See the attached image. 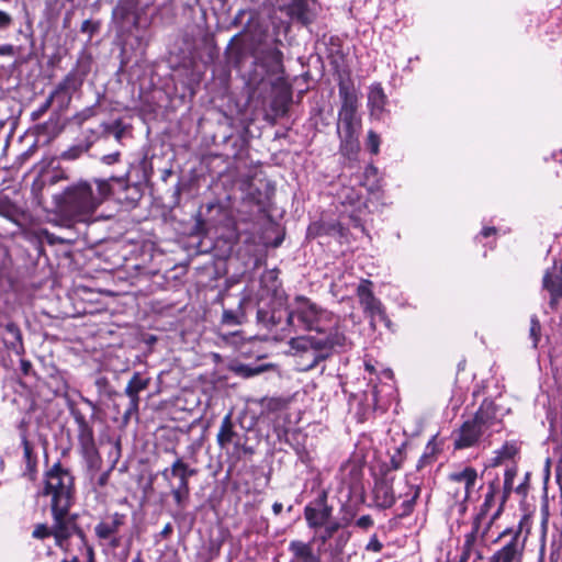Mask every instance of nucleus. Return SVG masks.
Wrapping results in <instances>:
<instances>
[{
    "mask_svg": "<svg viewBox=\"0 0 562 562\" xmlns=\"http://www.w3.org/2000/svg\"><path fill=\"white\" fill-rule=\"evenodd\" d=\"M111 181L121 183L122 178L94 179L78 181L53 196L56 210L64 216L76 222L92 220L99 206L112 194Z\"/></svg>",
    "mask_w": 562,
    "mask_h": 562,
    "instance_id": "nucleus-1",
    "label": "nucleus"
},
{
    "mask_svg": "<svg viewBox=\"0 0 562 562\" xmlns=\"http://www.w3.org/2000/svg\"><path fill=\"white\" fill-rule=\"evenodd\" d=\"M285 325L281 338H288L299 330L316 331L325 337L328 334L344 333L342 319L333 312L323 308L306 296H296L290 311L284 312Z\"/></svg>",
    "mask_w": 562,
    "mask_h": 562,
    "instance_id": "nucleus-2",
    "label": "nucleus"
},
{
    "mask_svg": "<svg viewBox=\"0 0 562 562\" xmlns=\"http://www.w3.org/2000/svg\"><path fill=\"white\" fill-rule=\"evenodd\" d=\"M338 94L341 101L336 124V133L340 140L339 150L344 156L353 158L360 148L361 119L358 115L359 99L350 81L341 80L339 82Z\"/></svg>",
    "mask_w": 562,
    "mask_h": 562,
    "instance_id": "nucleus-3",
    "label": "nucleus"
},
{
    "mask_svg": "<svg viewBox=\"0 0 562 562\" xmlns=\"http://www.w3.org/2000/svg\"><path fill=\"white\" fill-rule=\"evenodd\" d=\"M503 427L497 405L491 400H484L473 418L465 420L453 432V447L461 450L477 446L493 434L502 431Z\"/></svg>",
    "mask_w": 562,
    "mask_h": 562,
    "instance_id": "nucleus-4",
    "label": "nucleus"
},
{
    "mask_svg": "<svg viewBox=\"0 0 562 562\" xmlns=\"http://www.w3.org/2000/svg\"><path fill=\"white\" fill-rule=\"evenodd\" d=\"M347 345L345 333H331L325 337H291L290 346L295 350L296 364L301 371H310L325 361L336 348Z\"/></svg>",
    "mask_w": 562,
    "mask_h": 562,
    "instance_id": "nucleus-5",
    "label": "nucleus"
},
{
    "mask_svg": "<svg viewBox=\"0 0 562 562\" xmlns=\"http://www.w3.org/2000/svg\"><path fill=\"white\" fill-rule=\"evenodd\" d=\"M74 495V476L60 461L55 462L44 474V486L37 496L50 497V509L70 508Z\"/></svg>",
    "mask_w": 562,
    "mask_h": 562,
    "instance_id": "nucleus-6",
    "label": "nucleus"
},
{
    "mask_svg": "<svg viewBox=\"0 0 562 562\" xmlns=\"http://www.w3.org/2000/svg\"><path fill=\"white\" fill-rule=\"evenodd\" d=\"M198 473L182 458H177L170 468L161 471V476L170 484V493L178 508L184 509L190 498L189 479Z\"/></svg>",
    "mask_w": 562,
    "mask_h": 562,
    "instance_id": "nucleus-7",
    "label": "nucleus"
},
{
    "mask_svg": "<svg viewBox=\"0 0 562 562\" xmlns=\"http://www.w3.org/2000/svg\"><path fill=\"white\" fill-rule=\"evenodd\" d=\"M127 524V516L124 513H106L94 526V536L100 543H106L115 550L122 544L121 530Z\"/></svg>",
    "mask_w": 562,
    "mask_h": 562,
    "instance_id": "nucleus-8",
    "label": "nucleus"
},
{
    "mask_svg": "<svg viewBox=\"0 0 562 562\" xmlns=\"http://www.w3.org/2000/svg\"><path fill=\"white\" fill-rule=\"evenodd\" d=\"M88 71V66L78 63L50 92L60 108L68 106L74 93L81 88Z\"/></svg>",
    "mask_w": 562,
    "mask_h": 562,
    "instance_id": "nucleus-9",
    "label": "nucleus"
},
{
    "mask_svg": "<svg viewBox=\"0 0 562 562\" xmlns=\"http://www.w3.org/2000/svg\"><path fill=\"white\" fill-rule=\"evenodd\" d=\"M70 412L78 428L80 453L90 464H94L99 459V452L95 446L93 427L79 409L71 408Z\"/></svg>",
    "mask_w": 562,
    "mask_h": 562,
    "instance_id": "nucleus-10",
    "label": "nucleus"
},
{
    "mask_svg": "<svg viewBox=\"0 0 562 562\" xmlns=\"http://www.w3.org/2000/svg\"><path fill=\"white\" fill-rule=\"evenodd\" d=\"M216 442L221 449H228L231 445L234 447V454H252L254 449L247 446V437L238 434L235 430L232 419V413H228L222 419L218 432L216 435Z\"/></svg>",
    "mask_w": 562,
    "mask_h": 562,
    "instance_id": "nucleus-11",
    "label": "nucleus"
},
{
    "mask_svg": "<svg viewBox=\"0 0 562 562\" xmlns=\"http://www.w3.org/2000/svg\"><path fill=\"white\" fill-rule=\"evenodd\" d=\"M372 282L368 279H362L357 286V296L363 312L371 318L373 323L375 319L386 322L387 316L382 302L375 297L372 290Z\"/></svg>",
    "mask_w": 562,
    "mask_h": 562,
    "instance_id": "nucleus-12",
    "label": "nucleus"
},
{
    "mask_svg": "<svg viewBox=\"0 0 562 562\" xmlns=\"http://www.w3.org/2000/svg\"><path fill=\"white\" fill-rule=\"evenodd\" d=\"M69 509H50L55 544L65 552L69 551V539L75 536L76 530V522L66 518Z\"/></svg>",
    "mask_w": 562,
    "mask_h": 562,
    "instance_id": "nucleus-13",
    "label": "nucleus"
},
{
    "mask_svg": "<svg viewBox=\"0 0 562 562\" xmlns=\"http://www.w3.org/2000/svg\"><path fill=\"white\" fill-rule=\"evenodd\" d=\"M522 524L519 522L517 530L510 540L502 548L496 550L488 562H522L526 547V537L521 539Z\"/></svg>",
    "mask_w": 562,
    "mask_h": 562,
    "instance_id": "nucleus-14",
    "label": "nucleus"
},
{
    "mask_svg": "<svg viewBox=\"0 0 562 562\" xmlns=\"http://www.w3.org/2000/svg\"><path fill=\"white\" fill-rule=\"evenodd\" d=\"M303 513L307 527L315 532L326 525L333 517V507L327 503V493L323 492L315 504L306 505Z\"/></svg>",
    "mask_w": 562,
    "mask_h": 562,
    "instance_id": "nucleus-15",
    "label": "nucleus"
},
{
    "mask_svg": "<svg viewBox=\"0 0 562 562\" xmlns=\"http://www.w3.org/2000/svg\"><path fill=\"white\" fill-rule=\"evenodd\" d=\"M150 383L149 378H144L139 372H134L130 379L124 393L128 397V405L123 415L125 422H127L133 415H137L139 411L140 397L139 393L145 391Z\"/></svg>",
    "mask_w": 562,
    "mask_h": 562,
    "instance_id": "nucleus-16",
    "label": "nucleus"
},
{
    "mask_svg": "<svg viewBox=\"0 0 562 562\" xmlns=\"http://www.w3.org/2000/svg\"><path fill=\"white\" fill-rule=\"evenodd\" d=\"M282 10L303 25L313 23L317 16L316 0H291Z\"/></svg>",
    "mask_w": 562,
    "mask_h": 562,
    "instance_id": "nucleus-17",
    "label": "nucleus"
},
{
    "mask_svg": "<svg viewBox=\"0 0 562 562\" xmlns=\"http://www.w3.org/2000/svg\"><path fill=\"white\" fill-rule=\"evenodd\" d=\"M542 288L549 292V305L555 311L562 299V268L553 266L547 269L542 278Z\"/></svg>",
    "mask_w": 562,
    "mask_h": 562,
    "instance_id": "nucleus-18",
    "label": "nucleus"
},
{
    "mask_svg": "<svg viewBox=\"0 0 562 562\" xmlns=\"http://www.w3.org/2000/svg\"><path fill=\"white\" fill-rule=\"evenodd\" d=\"M448 477L451 482L464 484L463 491L460 492L459 490H456L454 495L458 501H468L477 480L476 470L472 467H465L459 471L450 473Z\"/></svg>",
    "mask_w": 562,
    "mask_h": 562,
    "instance_id": "nucleus-19",
    "label": "nucleus"
},
{
    "mask_svg": "<svg viewBox=\"0 0 562 562\" xmlns=\"http://www.w3.org/2000/svg\"><path fill=\"white\" fill-rule=\"evenodd\" d=\"M481 521H482V516L477 515L472 522L471 531H469L468 533L464 535V542L462 546V551L460 554L459 562H468L469 561V559L472 557L473 551L476 549L475 543H476L479 536L481 537V539L485 538V536L490 529L491 522L482 531H480Z\"/></svg>",
    "mask_w": 562,
    "mask_h": 562,
    "instance_id": "nucleus-20",
    "label": "nucleus"
},
{
    "mask_svg": "<svg viewBox=\"0 0 562 562\" xmlns=\"http://www.w3.org/2000/svg\"><path fill=\"white\" fill-rule=\"evenodd\" d=\"M373 501L378 508L386 509L391 508L396 501L392 481L387 479H379L374 483L373 487Z\"/></svg>",
    "mask_w": 562,
    "mask_h": 562,
    "instance_id": "nucleus-21",
    "label": "nucleus"
},
{
    "mask_svg": "<svg viewBox=\"0 0 562 562\" xmlns=\"http://www.w3.org/2000/svg\"><path fill=\"white\" fill-rule=\"evenodd\" d=\"M259 61L271 75L283 74V54L277 47H269L260 53Z\"/></svg>",
    "mask_w": 562,
    "mask_h": 562,
    "instance_id": "nucleus-22",
    "label": "nucleus"
},
{
    "mask_svg": "<svg viewBox=\"0 0 562 562\" xmlns=\"http://www.w3.org/2000/svg\"><path fill=\"white\" fill-rule=\"evenodd\" d=\"M289 550L292 553L291 562H322L321 557L314 552L311 542L292 540Z\"/></svg>",
    "mask_w": 562,
    "mask_h": 562,
    "instance_id": "nucleus-23",
    "label": "nucleus"
},
{
    "mask_svg": "<svg viewBox=\"0 0 562 562\" xmlns=\"http://www.w3.org/2000/svg\"><path fill=\"white\" fill-rule=\"evenodd\" d=\"M386 95L380 83L372 85L368 93V106L372 116L380 119L384 112Z\"/></svg>",
    "mask_w": 562,
    "mask_h": 562,
    "instance_id": "nucleus-24",
    "label": "nucleus"
},
{
    "mask_svg": "<svg viewBox=\"0 0 562 562\" xmlns=\"http://www.w3.org/2000/svg\"><path fill=\"white\" fill-rule=\"evenodd\" d=\"M283 311H272L269 315L267 312L259 310L258 311V319L269 330L276 329V333L280 339V335L282 334V328L286 327L285 325V315Z\"/></svg>",
    "mask_w": 562,
    "mask_h": 562,
    "instance_id": "nucleus-25",
    "label": "nucleus"
},
{
    "mask_svg": "<svg viewBox=\"0 0 562 562\" xmlns=\"http://www.w3.org/2000/svg\"><path fill=\"white\" fill-rule=\"evenodd\" d=\"M22 447H23V459L25 462V470L23 475L29 477L30 481H35L37 474V457L34 453L33 446L26 439V437L22 438Z\"/></svg>",
    "mask_w": 562,
    "mask_h": 562,
    "instance_id": "nucleus-26",
    "label": "nucleus"
},
{
    "mask_svg": "<svg viewBox=\"0 0 562 562\" xmlns=\"http://www.w3.org/2000/svg\"><path fill=\"white\" fill-rule=\"evenodd\" d=\"M519 451V448L515 441H506L499 449L494 452V457L491 459V467H498L507 460H512Z\"/></svg>",
    "mask_w": 562,
    "mask_h": 562,
    "instance_id": "nucleus-27",
    "label": "nucleus"
},
{
    "mask_svg": "<svg viewBox=\"0 0 562 562\" xmlns=\"http://www.w3.org/2000/svg\"><path fill=\"white\" fill-rule=\"evenodd\" d=\"M407 488L408 490L405 493L406 498L403 501V503L400 506L401 513H398V517H401V518L407 517L413 513V510L415 508L416 501L420 495V486L419 485H408Z\"/></svg>",
    "mask_w": 562,
    "mask_h": 562,
    "instance_id": "nucleus-28",
    "label": "nucleus"
},
{
    "mask_svg": "<svg viewBox=\"0 0 562 562\" xmlns=\"http://www.w3.org/2000/svg\"><path fill=\"white\" fill-rule=\"evenodd\" d=\"M350 524V518L344 517L340 521L329 520L322 528L323 530L318 536L315 537L321 543L325 544L328 540L334 538L338 530L342 527H347Z\"/></svg>",
    "mask_w": 562,
    "mask_h": 562,
    "instance_id": "nucleus-29",
    "label": "nucleus"
},
{
    "mask_svg": "<svg viewBox=\"0 0 562 562\" xmlns=\"http://www.w3.org/2000/svg\"><path fill=\"white\" fill-rule=\"evenodd\" d=\"M341 232H342V227H341L340 223H338V222H334V223L318 222V223H313L308 227V235H313V236L331 235L335 233H338L341 235L342 234Z\"/></svg>",
    "mask_w": 562,
    "mask_h": 562,
    "instance_id": "nucleus-30",
    "label": "nucleus"
},
{
    "mask_svg": "<svg viewBox=\"0 0 562 562\" xmlns=\"http://www.w3.org/2000/svg\"><path fill=\"white\" fill-rule=\"evenodd\" d=\"M340 199H341V204L344 206L349 205V206L353 207V210L360 209V206L363 204L361 195L356 190H353L351 188L342 190Z\"/></svg>",
    "mask_w": 562,
    "mask_h": 562,
    "instance_id": "nucleus-31",
    "label": "nucleus"
},
{
    "mask_svg": "<svg viewBox=\"0 0 562 562\" xmlns=\"http://www.w3.org/2000/svg\"><path fill=\"white\" fill-rule=\"evenodd\" d=\"M243 301L239 302L238 308L234 310H224L222 315V324L228 326L239 325L241 323V318L244 317V312L241 311Z\"/></svg>",
    "mask_w": 562,
    "mask_h": 562,
    "instance_id": "nucleus-32",
    "label": "nucleus"
},
{
    "mask_svg": "<svg viewBox=\"0 0 562 562\" xmlns=\"http://www.w3.org/2000/svg\"><path fill=\"white\" fill-rule=\"evenodd\" d=\"M351 538V532L348 530H342L334 538V542L330 544V550L333 554H341Z\"/></svg>",
    "mask_w": 562,
    "mask_h": 562,
    "instance_id": "nucleus-33",
    "label": "nucleus"
},
{
    "mask_svg": "<svg viewBox=\"0 0 562 562\" xmlns=\"http://www.w3.org/2000/svg\"><path fill=\"white\" fill-rule=\"evenodd\" d=\"M15 214V205L8 196L0 194V215L7 218H12Z\"/></svg>",
    "mask_w": 562,
    "mask_h": 562,
    "instance_id": "nucleus-34",
    "label": "nucleus"
},
{
    "mask_svg": "<svg viewBox=\"0 0 562 562\" xmlns=\"http://www.w3.org/2000/svg\"><path fill=\"white\" fill-rule=\"evenodd\" d=\"M529 336L532 339L533 348H537L541 337V324L536 315L530 318Z\"/></svg>",
    "mask_w": 562,
    "mask_h": 562,
    "instance_id": "nucleus-35",
    "label": "nucleus"
},
{
    "mask_svg": "<svg viewBox=\"0 0 562 562\" xmlns=\"http://www.w3.org/2000/svg\"><path fill=\"white\" fill-rule=\"evenodd\" d=\"M85 151L86 149L82 146H72L67 150L63 151L60 158L64 160H75L79 158Z\"/></svg>",
    "mask_w": 562,
    "mask_h": 562,
    "instance_id": "nucleus-36",
    "label": "nucleus"
},
{
    "mask_svg": "<svg viewBox=\"0 0 562 562\" xmlns=\"http://www.w3.org/2000/svg\"><path fill=\"white\" fill-rule=\"evenodd\" d=\"M32 536H33V538H36V539L48 538V537L53 536V526L48 527L46 524H38L35 526V528L32 532Z\"/></svg>",
    "mask_w": 562,
    "mask_h": 562,
    "instance_id": "nucleus-37",
    "label": "nucleus"
},
{
    "mask_svg": "<svg viewBox=\"0 0 562 562\" xmlns=\"http://www.w3.org/2000/svg\"><path fill=\"white\" fill-rule=\"evenodd\" d=\"M4 328L12 336V338L14 339V341L11 342V347L15 348V342L21 344V341H22V335H21L20 328L13 322L7 323Z\"/></svg>",
    "mask_w": 562,
    "mask_h": 562,
    "instance_id": "nucleus-38",
    "label": "nucleus"
},
{
    "mask_svg": "<svg viewBox=\"0 0 562 562\" xmlns=\"http://www.w3.org/2000/svg\"><path fill=\"white\" fill-rule=\"evenodd\" d=\"M54 101H56V100L54 98H52V94H49L48 98L45 100V102L42 103L38 106V109H36L35 111L32 112V114H31L32 119L34 121L41 119L52 106Z\"/></svg>",
    "mask_w": 562,
    "mask_h": 562,
    "instance_id": "nucleus-39",
    "label": "nucleus"
},
{
    "mask_svg": "<svg viewBox=\"0 0 562 562\" xmlns=\"http://www.w3.org/2000/svg\"><path fill=\"white\" fill-rule=\"evenodd\" d=\"M367 144H368L370 151L373 155H376L379 153L380 136L375 132L369 131Z\"/></svg>",
    "mask_w": 562,
    "mask_h": 562,
    "instance_id": "nucleus-40",
    "label": "nucleus"
},
{
    "mask_svg": "<svg viewBox=\"0 0 562 562\" xmlns=\"http://www.w3.org/2000/svg\"><path fill=\"white\" fill-rule=\"evenodd\" d=\"M383 549V544L378 539L376 535H373L366 546L367 551L380 552Z\"/></svg>",
    "mask_w": 562,
    "mask_h": 562,
    "instance_id": "nucleus-41",
    "label": "nucleus"
},
{
    "mask_svg": "<svg viewBox=\"0 0 562 562\" xmlns=\"http://www.w3.org/2000/svg\"><path fill=\"white\" fill-rule=\"evenodd\" d=\"M356 526L367 530L373 526V519L370 515H363L357 519Z\"/></svg>",
    "mask_w": 562,
    "mask_h": 562,
    "instance_id": "nucleus-42",
    "label": "nucleus"
},
{
    "mask_svg": "<svg viewBox=\"0 0 562 562\" xmlns=\"http://www.w3.org/2000/svg\"><path fill=\"white\" fill-rule=\"evenodd\" d=\"M15 54H16V50L12 44L0 45V56L14 57Z\"/></svg>",
    "mask_w": 562,
    "mask_h": 562,
    "instance_id": "nucleus-43",
    "label": "nucleus"
},
{
    "mask_svg": "<svg viewBox=\"0 0 562 562\" xmlns=\"http://www.w3.org/2000/svg\"><path fill=\"white\" fill-rule=\"evenodd\" d=\"M12 24V18L7 12L0 10V29H7Z\"/></svg>",
    "mask_w": 562,
    "mask_h": 562,
    "instance_id": "nucleus-44",
    "label": "nucleus"
},
{
    "mask_svg": "<svg viewBox=\"0 0 562 562\" xmlns=\"http://www.w3.org/2000/svg\"><path fill=\"white\" fill-rule=\"evenodd\" d=\"M93 115H94L93 109L92 108H87L83 111H81L80 113H78L76 115V119L78 120L79 123H82L83 121L90 119Z\"/></svg>",
    "mask_w": 562,
    "mask_h": 562,
    "instance_id": "nucleus-45",
    "label": "nucleus"
},
{
    "mask_svg": "<svg viewBox=\"0 0 562 562\" xmlns=\"http://www.w3.org/2000/svg\"><path fill=\"white\" fill-rule=\"evenodd\" d=\"M515 475H516V471L515 470H506V472H505V481H504L505 488H507V490L512 488L513 479H514Z\"/></svg>",
    "mask_w": 562,
    "mask_h": 562,
    "instance_id": "nucleus-46",
    "label": "nucleus"
},
{
    "mask_svg": "<svg viewBox=\"0 0 562 562\" xmlns=\"http://www.w3.org/2000/svg\"><path fill=\"white\" fill-rule=\"evenodd\" d=\"M403 458L400 451H397V454L393 456L391 458V467L393 470H397L402 467Z\"/></svg>",
    "mask_w": 562,
    "mask_h": 562,
    "instance_id": "nucleus-47",
    "label": "nucleus"
},
{
    "mask_svg": "<svg viewBox=\"0 0 562 562\" xmlns=\"http://www.w3.org/2000/svg\"><path fill=\"white\" fill-rule=\"evenodd\" d=\"M20 369L24 375H29L32 371V363L29 360L22 359L20 361Z\"/></svg>",
    "mask_w": 562,
    "mask_h": 562,
    "instance_id": "nucleus-48",
    "label": "nucleus"
},
{
    "mask_svg": "<svg viewBox=\"0 0 562 562\" xmlns=\"http://www.w3.org/2000/svg\"><path fill=\"white\" fill-rule=\"evenodd\" d=\"M119 158H120V153H114V154L103 156L102 161L106 165H112V164L119 161Z\"/></svg>",
    "mask_w": 562,
    "mask_h": 562,
    "instance_id": "nucleus-49",
    "label": "nucleus"
},
{
    "mask_svg": "<svg viewBox=\"0 0 562 562\" xmlns=\"http://www.w3.org/2000/svg\"><path fill=\"white\" fill-rule=\"evenodd\" d=\"M431 461H432V457L431 456L426 454V453L423 454L420 457V459L418 460V462H417V465H416L417 470L423 469L427 463H430Z\"/></svg>",
    "mask_w": 562,
    "mask_h": 562,
    "instance_id": "nucleus-50",
    "label": "nucleus"
},
{
    "mask_svg": "<svg viewBox=\"0 0 562 562\" xmlns=\"http://www.w3.org/2000/svg\"><path fill=\"white\" fill-rule=\"evenodd\" d=\"M173 531L172 525L168 522L162 530L159 532V536L164 539L168 538Z\"/></svg>",
    "mask_w": 562,
    "mask_h": 562,
    "instance_id": "nucleus-51",
    "label": "nucleus"
},
{
    "mask_svg": "<svg viewBox=\"0 0 562 562\" xmlns=\"http://www.w3.org/2000/svg\"><path fill=\"white\" fill-rule=\"evenodd\" d=\"M81 400H82V402H83L85 404H87V405L92 409V412H93V413H95V412H97L98 406H97V404H95L94 402H92V401H91V400H89L88 397H81ZM93 417H94V414H92V418H93Z\"/></svg>",
    "mask_w": 562,
    "mask_h": 562,
    "instance_id": "nucleus-52",
    "label": "nucleus"
},
{
    "mask_svg": "<svg viewBox=\"0 0 562 562\" xmlns=\"http://www.w3.org/2000/svg\"><path fill=\"white\" fill-rule=\"evenodd\" d=\"M114 126L117 128L114 133V136H115L116 140H121L122 135H123V128H121V121H116L114 123Z\"/></svg>",
    "mask_w": 562,
    "mask_h": 562,
    "instance_id": "nucleus-53",
    "label": "nucleus"
},
{
    "mask_svg": "<svg viewBox=\"0 0 562 562\" xmlns=\"http://www.w3.org/2000/svg\"><path fill=\"white\" fill-rule=\"evenodd\" d=\"M496 234V228L495 227H484L481 232V235L483 237H488L491 235H494Z\"/></svg>",
    "mask_w": 562,
    "mask_h": 562,
    "instance_id": "nucleus-54",
    "label": "nucleus"
},
{
    "mask_svg": "<svg viewBox=\"0 0 562 562\" xmlns=\"http://www.w3.org/2000/svg\"><path fill=\"white\" fill-rule=\"evenodd\" d=\"M75 535L80 538V540L86 543L87 537L82 529L76 524Z\"/></svg>",
    "mask_w": 562,
    "mask_h": 562,
    "instance_id": "nucleus-55",
    "label": "nucleus"
},
{
    "mask_svg": "<svg viewBox=\"0 0 562 562\" xmlns=\"http://www.w3.org/2000/svg\"><path fill=\"white\" fill-rule=\"evenodd\" d=\"M283 505L279 502L273 503L272 505V512L274 515H280L282 512Z\"/></svg>",
    "mask_w": 562,
    "mask_h": 562,
    "instance_id": "nucleus-56",
    "label": "nucleus"
},
{
    "mask_svg": "<svg viewBox=\"0 0 562 562\" xmlns=\"http://www.w3.org/2000/svg\"><path fill=\"white\" fill-rule=\"evenodd\" d=\"M108 479H109V473H108V472L102 473V474L100 475L99 480H98L99 485H100V486L105 485V484H106V482H108Z\"/></svg>",
    "mask_w": 562,
    "mask_h": 562,
    "instance_id": "nucleus-57",
    "label": "nucleus"
},
{
    "mask_svg": "<svg viewBox=\"0 0 562 562\" xmlns=\"http://www.w3.org/2000/svg\"><path fill=\"white\" fill-rule=\"evenodd\" d=\"M516 530H517V528L515 530L512 528H506L504 531L501 532L498 538H503V537H506L509 535H512V537H513Z\"/></svg>",
    "mask_w": 562,
    "mask_h": 562,
    "instance_id": "nucleus-58",
    "label": "nucleus"
},
{
    "mask_svg": "<svg viewBox=\"0 0 562 562\" xmlns=\"http://www.w3.org/2000/svg\"><path fill=\"white\" fill-rule=\"evenodd\" d=\"M494 497V491L491 490L486 495H485V501H484V506H487L490 504V502H492Z\"/></svg>",
    "mask_w": 562,
    "mask_h": 562,
    "instance_id": "nucleus-59",
    "label": "nucleus"
},
{
    "mask_svg": "<svg viewBox=\"0 0 562 562\" xmlns=\"http://www.w3.org/2000/svg\"><path fill=\"white\" fill-rule=\"evenodd\" d=\"M95 384L99 387H103V386H105L108 384V380H106V378H103V376L99 378V379H97Z\"/></svg>",
    "mask_w": 562,
    "mask_h": 562,
    "instance_id": "nucleus-60",
    "label": "nucleus"
},
{
    "mask_svg": "<svg viewBox=\"0 0 562 562\" xmlns=\"http://www.w3.org/2000/svg\"><path fill=\"white\" fill-rule=\"evenodd\" d=\"M91 26V22L89 20L83 21L81 24V32H88Z\"/></svg>",
    "mask_w": 562,
    "mask_h": 562,
    "instance_id": "nucleus-61",
    "label": "nucleus"
},
{
    "mask_svg": "<svg viewBox=\"0 0 562 562\" xmlns=\"http://www.w3.org/2000/svg\"><path fill=\"white\" fill-rule=\"evenodd\" d=\"M472 555H474L476 560H482L483 559L482 552L479 549H475L473 551Z\"/></svg>",
    "mask_w": 562,
    "mask_h": 562,
    "instance_id": "nucleus-62",
    "label": "nucleus"
},
{
    "mask_svg": "<svg viewBox=\"0 0 562 562\" xmlns=\"http://www.w3.org/2000/svg\"><path fill=\"white\" fill-rule=\"evenodd\" d=\"M132 562H145L142 558L140 553H137V555L132 560Z\"/></svg>",
    "mask_w": 562,
    "mask_h": 562,
    "instance_id": "nucleus-63",
    "label": "nucleus"
},
{
    "mask_svg": "<svg viewBox=\"0 0 562 562\" xmlns=\"http://www.w3.org/2000/svg\"><path fill=\"white\" fill-rule=\"evenodd\" d=\"M60 562H80V560L77 557H74L71 560H61Z\"/></svg>",
    "mask_w": 562,
    "mask_h": 562,
    "instance_id": "nucleus-64",
    "label": "nucleus"
}]
</instances>
